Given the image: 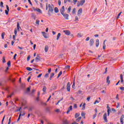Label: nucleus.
<instances>
[{
    "label": "nucleus",
    "mask_w": 124,
    "mask_h": 124,
    "mask_svg": "<svg viewBox=\"0 0 124 124\" xmlns=\"http://www.w3.org/2000/svg\"><path fill=\"white\" fill-rule=\"evenodd\" d=\"M64 11H65V10H64V6H62V8L60 9V12L62 15L64 14Z\"/></svg>",
    "instance_id": "7"
},
{
    "label": "nucleus",
    "mask_w": 124,
    "mask_h": 124,
    "mask_svg": "<svg viewBox=\"0 0 124 124\" xmlns=\"http://www.w3.org/2000/svg\"><path fill=\"white\" fill-rule=\"evenodd\" d=\"M85 108H86V103H84L83 104V106H82V110H85Z\"/></svg>",
    "instance_id": "23"
},
{
    "label": "nucleus",
    "mask_w": 124,
    "mask_h": 124,
    "mask_svg": "<svg viewBox=\"0 0 124 124\" xmlns=\"http://www.w3.org/2000/svg\"><path fill=\"white\" fill-rule=\"evenodd\" d=\"M27 70H28L29 71H31L32 70V68L30 67H27L26 68Z\"/></svg>",
    "instance_id": "22"
},
{
    "label": "nucleus",
    "mask_w": 124,
    "mask_h": 124,
    "mask_svg": "<svg viewBox=\"0 0 124 124\" xmlns=\"http://www.w3.org/2000/svg\"><path fill=\"white\" fill-rule=\"evenodd\" d=\"M70 11H71V6H69L67 10V13H70Z\"/></svg>",
    "instance_id": "18"
},
{
    "label": "nucleus",
    "mask_w": 124,
    "mask_h": 124,
    "mask_svg": "<svg viewBox=\"0 0 124 124\" xmlns=\"http://www.w3.org/2000/svg\"><path fill=\"white\" fill-rule=\"evenodd\" d=\"M91 99V97H88L87 98V101H89Z\"/></svg>",
    "instance_id": "62"
},
{
    "label": "nucleus",
    "mask_w": 124,
    "mask_h": 124,
    "mask_svg": "<svg viewBox=\"0 0 124 124\" xmlns=\"http://www.w3.org/2000/svg\"><path fill=\"white\" fill-rule=\"evenodd\" d=\"M39 22H40V21H39V20H36V24L37 25H39Z\"/></svg>",
    "instance_id": "39"
},
{
    "label": "nucleus",
    "mask_w": 124,
    "mask_h": 124,
    "mask_svg": "<svg viewBox=\"0 0 124 124\" xmlns=\"http://www.w3.org/2000/svg\"><path fill=\"white\" fill-rule=\"evenodd\" d=\"M99 46V40L98 39H97L96 40L95 46L96 47H98Z\"/></svg>",
    "instance_id": "13"
},
{
    "label": "nucleus",
    "mask_w": 124,
    "mask_h": 124,
    "mask_svg": "<svg viewBox=\"0 0 124 124\" xmlns=\"http://www.w3.org/2000/svg\"><path fill=\"white\" fill-rule=\"evenodd\" d=\"M103 49L104 50H105V49H106V45H105V43H103Z\"/></svg>",
    "instance_id": "30"
},
{
    "label": "nucleus",
    "mask_w": 124,
    "mask_h": 124,
    "mask_svg": "<svg viewBox=\"0 0 124 124\" xmlns=\"http://www.w3.org/2000/svg\"><path fill=\"white\" fill-rule=\"evenodd\" d=\"M54 75H55V73H52L51 74V75H50L51 78H53V77H54Z\"/></svg>",
    "instance_id": "35"
},
{
    "label": "nucleus",
    "mask_w": 124,
    "mask_h": 124,
    "mask_svg": "<svg viewBox=\"0 0 124 124\" xmlns=\"http://www.w3.org/2000/svg\"><path fill=\"white\" fill-rule=\"evenodd\" d=\"M85 1H86V0H81L79 2V4L78 3V6L79 7L80 6V5H81V6L82 5H84V4L85 3Z\"/></svg>",
    "instance_id": "2"
},
{
    "label": "nucleus",
    "mask_w": 124,
    "mask_h": 124,
    "mask_svg": "<svg viewBox=\"0 0 124 124\" xmlns=\"http://www.w3.org/2000/svg\"><path fill=\"white\" fill-rule=\"evenodd\" d=\"M67 92H70V82H68L66 86Z\"/></svg>",
    "instance_id": "4"
},
{
    "label": "nucleus",
    "mask_w": 124,
    "mask_h": 124,
    "mask_svg": "<svg viewBox=\"0 0 124 124\" xmlns=\"http://www.w3.org/2000/svg\"><path fill=\"white\" fill-rule=\"evenodd\" d=\"M60 109H57L55 110V112H57V113H59V112H60Z\"/></svg>",
    "instance_id": "53"
},
{
    "label": "nucleus",
    "mask_w": 124,
    "mask_h": 124,
    "mask_svg": "<svg viewBox=\"0 0 124 124\" xmlns=\"http://www.w3.org/2000/svg\"><path fill=\"white\" fill-rule=\"evenodd\" d=\"M61 3H62V2H61V0H59L58 1V4H59V5L61 6Z\"/></svg>",
    "instance_id": "57"
},
{
    "label": "nucleus",
    "mask_w": 124,
    "mask_h": 124,
    "mask_svg": "<svg viewBox=\"0 0 124 124\" xmlns=\"http://www.w3.org/2000/svg\"><path fill=\"white\" fill-rule=\"evenodd\" d=\"M31 60V55H29L28 57H27V61L29 62Z\"/></svg>",
    "instance_id": "38"
},
{
    "label": "nucleus",
    "mask_w": 124,
    "mask_h": 124,
    "mask_svg": "<svg viewBox=\"0 0 124 124\" xmlns=\"http://www.w3.org/2000/svg\"><path fill=\"white\" fill-rule=\"evenodd\" d=\"M62 15L64 17V19H65L66 20H68V17L69 16V15H68V14L64 13L62 14Z\"/></svg>",
    "instance_id": "6"
},
{
    "label": "nucleus",
    "mask_w": 124,
    "mask_h": 124,
    "mask_svg": "<svg viewBox=\"0 0 124 124\" xmlns=\"http://www.w3.org/2000/svg\"><path fill=\"white\" fill-rule=\"evenodd\" d=\"M54 11L55 13H58L59 12V9L57 7H55L54 9Z\"/></svg>",
    "instance_id": "21"
},
{
    "label": "nucleus",
    "mask_w": 124,
    "mask_h": 124,
    "mask_svg": "<svg viewBox=\"0 0 124 124\" xmlns=\"http://www.w3.org/2000/svg\"><path fill=\"white\" fill-rule=\"evenodd\" d=\"M75 21H79V19L78 18V16H76L75 17Z\"/></svg>",
    "instance_id": "44"
},
{
    "label": "nucleus",
    "mask_w": 124,
    "mask_h": 124,
    "mask_svg": "<svg viewBox=\"0 0 124 124\" xmlns=\"http://www.w3.org/2000/svg\"><path fill=\"white\" fill-rule=\"evenodd\" d=\"M2 62L3 63L5 62V57L4 56L3 57Z\"/></svg>",
    "instance_id": "37"
},
{
    "label": "nucleus",
    "mask_w": 124,
    "mask_h": 124,
    "mask_svg": "<svg viewBox=\"0 0 124 124\" xmlns=\"http://www.w3.org/2000/svg\"><path fill=\"white\" fill-rule=\"evenodd\" d=\"M16 57H17V54H15L14 56V60H16Z\"/></svg>",
    "instance_id": "47"
},
{
    "label": "nucleus",
    "mask_w": 124,
    "mask_h": 124,
    "mask_svg": "<svg viewBox=\"0 0 124 124\" xmlns=\"http://www.w3.org/2000/svg\"><path fill=\"white\" fill-rule=\"evenodd\" d=\"M35 61H36V62H38L39 61H40V59H39L37 57H36Z\"/></svg>",
    "instance_id": "43"
},
{
    "label": "nucleus",
    "mask_w": 124,
    "mask_h": 124,
    "mask_svg": "<svg viewBox=\"0 0 124 124\" xmlns=\"http://www.w3.org/2000/svg\"><path fill=\"white\" fill-rule=\"evenodd\" d=\"M107 108H108V116H109L111 111V108L109 107V105H107Z\"/></svg>",
    "instance_id": "8"
},
{
    "label": "nucleus",
    "mask_w": 124,
    "mask_h": 124,
    "mask_svg": "<svg viewBox=\"0 0 124 124\" xmlns=\"http://www.w3.org/2000/svg\"><path fill=\"white\" fill-rule=\"evenodd\" d=\"M21 116H22V114H20L18 117V118L17 119V122H19L20 121V119H21Z\"/></svg>",
    "instance_id": "33"
},
{
    "label": "nucleus",
    "mask_w": 124,
    "mask_h": 124,
    "mask_svg": "<svg viewBox=\"0 0 124 124\" xmlns=\"http://www.w3.org/2000/svg\"><path fill=\"white\" fill-rule=\"evenodd\" d=\"M28 2H29L30 4L32 6V3H31V0H28Z\"/></svg>",
    "instance_id": "48"
},
{
    "label": "nucleus",
    "mask_w": 124,
    "mask_h": 124,
    "mask_svg": "<svg viewBox=\"0 0 124 124\" xmlns=\"http://www.w3.org/2000/svg\"><path fill=\"white\" fill-rule=\"evenodd\" d=\"M72 13V14H75V13H76V8H73Z\"/></svg>",
    "instance_id": "20"
},
{
    "label": "nucleus",
    "mask_w": 124,
    "mask_h": 124,
    "mask_svg": "<svg viewBox=\"0 0 124 124\" xmlns=\"http://www.w3.org/2000/svg\"><path fill=\"white\" fill-rule=\"evenodd\" d=\"M120 79L121 83H124V77H123V74L120 75Z\"/></svg>",
    "instance_id": "15"
},
{
    "label": "nucleus",
    "mask_w": 124,
    "mask_h": 124,
    "mask_svg": "<svg viewBox=\"0 0 124 124\" xmlns=\"http://www.w3.org/2000/svg\"><path fill=\"white\" fill-rule=\"evenodd\" d=\"M49 49V47H48V46H46L45 47V52H48V49Z\"/></svg>",
    "instance_id": "25"
},
{
    "label": "nucleus",
    "mask_w": 124,
    "mask_h": 124,
    "mask_svg": "<svg viewBox=\"0 0 124 124\" xmlns=\"http://www.w3.org/2000/svg\"><path fill=\"white\" fill-rule=\"evenodd\" d=\"M60 37H61V33H59L57 35V40H59V39H60Z\"/></svg>",
    "instance_id": "19"
},
{
    "label": "nucleus",
    "mask_w": 124,
    "mask_h": 124,
    "mask_svg": "<svg viewBox=\"0 0 124 124\" xmlns=\"http://www.w3.org/2000/svg\"><path fill=\"white\" fill-rule=\"evenodd\" d=\"M17 29H15V35H17Z\"/></svg>",
    "instance_id": "41"
},
{
    "label": "nucleus",
    "mask_w": 124,
    "mask_h": 124,
    "mask_svg": "<svg viewBox=\"0 0 124 124\" xmlns=\"http://www.w3.org/2000/svg\"><path fill=\"white\" fill-rule=\"evenodd\" d=\"M63 124H68V122H67V120H64Z\"/></svg>",
    "instance_id": "36"
},
{
    "label": "nucleus",
    "mask_w": 124,
    "mask_h": 124,
    "mask_svg": "<svg viewBox=\"0 0 124 124\" xmlns=\"http://www.w3.org/2000/svg\"><path fill=\"white\" fill-rule=\"evenodd\" d=\"M21 87L22 88V89H25L26 87V85H25V84H21Z\"/></svg>",
    "instance_id": "31"
},
{
    "label": "nucleus",
    "mask_w": 124,
    "mask_h": 124,
    "mask_svg": "<svg viewBox=\"0 0 124 124\" xmlns=\"http://www.w3.org/2000/svg\"><path fill=\"white\" fill-rule=\"evenodd\" d=\"M51 68L48 69V73H51Z\"/></svg>",
    "instance_id": "64"
},
{
    "label": "nucleus",
    "mask_w": 124,
    "mask_h": 124,
    "mask_svg": "<svg viewBox=\"0 0 124 124\" xmlns=\"http://www.w3.org/2000/svg\"><path fill=\"white\" fill-rule=\"evenodd\" d=\"M42 33L43 34V35L45 38H48V37L47 36V34H46V32L44 31H42Z\"/></svg>",
    "instance_id": "14"
},
{
    "label": "nucleus",
    "mask_w": 124,
    "mask_h": 124,
    "mask_svg": "<svg viewBox=\"0 0 124 124\" xmlns=\"http://www.w3.org/2000/svg\"><path fill=\"white\" fill-rule=\"evenodd\" d=\"M122 14V12L119 13V14L117 16V19H118L120 18V16H121V15Z\"/></svg>",
    "instance_id": "32"
},
{
    "label": "nucleus",
    "mask_w": 124,
    "mask_h": 124,
    "mask_svg": "<svg viewBox=\"0 0 124 124\" xmlns=\"http://www.w3.org/2000/svg\"><path fill=\"white\" fill-rule=\"evenodd\" d=\"M65 68H67V69H69V68H70V66L67 65L65 66Z\"/></svg>",
    "instance_id": "52"
},
{
    "label": "nucleus",
    "mask_w": 124,
    "mask_h": 124,
    "mask_svg": "<svg viewBox=\"0 0 124 124\" xmlns=\"http://www.w3.org/2000/svg\"><path fill=\"white\" fill-rule=\"evenodd\" d=\"M96 103H99V101H98L97 100H96L94 102V104L95 105V104H96Z\"/></svg>",
    "instance_id": "46"
},
{
    "label": "nucleus",
    "mask_w": 124,
    "mask_h": 124,
    "mask_svg": "<svg viewBox=\"0 0 124 124\" xmlns=\"http://www.w3.org/2000/svg\"><path fill=\"white\" fill-rule=\"evenodd\" d=\"M6 8L7 10H6L5 11V14H6L7 15H8V12H9V7H8V5H6Z\"/></svg>",
    "instance_id": "12"
},
{
    "label": "nucleus",
    "mask_w": 124,
    "mask_h": 124,
    "mask_svg": "<svg viewBox=\"0 0 124 124\" xmlns=\"http://www.w3.org/2000/svg\"><path fill=\"white\" fill-rule=\"evenodd\" d=\"M68 109H69L70 111H71V110H72V106H70Z\"/></svg>",
    "instance_id": "59"
},
{
    "label": "nucleus",
    "mask_w": 124,
    "mask_h": 124,
    "mask_svg": "<svg viewBox=\"0 0 124 124\" xmlns=\"http://www.w3.org/2000/svg\"><path fill=\"white\" fill-rule=\"evenodd\" d=\"M5 35V33H4V32H3L1 33V37H2V39H4V35Z\"/></svg>",
    "instance_id": "26"
},
{
    "label": "nucleus",
    "mask_w": 124,
    "mask_h": 124,
    "mask_svg": "<svg viewBox=\"0 0 124 124\" xmlns=\"http://www.w3.org/2000/svg\"><path fill=\"white\" fill-rule=\"evenodd\" d=\"M30 92H31V87H28L26 90L25 93H30Z\"/></svg>",
    "instance_id": "17"
},
{
    "label": "nucleus",
    "mask_w": 124,
    "mask_h": 124,
    "mask_svg": "<svg viewBox=\"0 0 124 124\" xmlns=\"http://www.w3.org/2000/svg\"><path fill=\"white\" fill-rule=\"evenodd\" d=\"M109 79H110V77L108 76L107 78V83H108V85H109V84H110V80H109Z\"/></svg>",
    "instance_id": "16"
},
{
    "label": "nucleus",
    "mask_w": 124,
    "mask_h": 124,
    "mask_svg": "<svg viewBox=\"0 0 124 124\" xmlns=\"http://www.w3.org/2000/svg\"><path fill=\"white\" fill-rule=\"evenodd\" d=\"M62 72L61 71L59 74H58V75H59V76H61L62 75Z\"/></svg>",
    "instance_id": "61"
},
{
    "label": "nucleus",
    "mask_w": 124,
    "mask_h": 124,
    "mask_svg": "<svg viewBox=\"0 0 124 124\" xmlns=\"http://www.w3.org/2000/svg\"><path fill=\"white\" fill-rule=\"evenodd\" d=\"M46 90H47V88L46 87V86H44L43 88V92L45 93V92H46Z\"/></svg>",
    "instance_id": "24"
},
{
    "label": "nucleus",
    "mask_w": 124,
    "mask_h": 124,
    "mask_svg": "<svg viewBox=\"0 0 124 124\" xmlns=\"http://www.w3.org/2000/svg\"><path fill=\"white\" fill-rule=\"evenodd\" d=\"M75 118H78L79 117V115H78V113H76L75 115Z\"/></svg>",
    "instance_id": "42"
},
{
    "label": "nucleus",
    "mask_w": 124,
    "mask_h": 124,
    "mask_svg": "<svg viewBox=\"0 0 124 124\" xmlns=\"http://www.w3.org/2000/svg\"><path fill=\"white\" fill-rule=\"evenodd\" d=\"M74 4H76V2H77V0H73Z\"/></svg>",
    "instance_id": "55"
},
{
    "label": "nucleus",
    "mask_w": 124,
    "mask_h": 124,
    "mask_svg": "<svg viewBox=\"0 0 124 124\" xmlns=\"http://www.w3.org/2000/svg\"><path fill=\"white\" fill-rule=\"evenodd\" d=\"M0 7H3V2L2 1L0 2Z\"/></svg>",
    "instance_id": "40"
},
{
    "label": "nucleus",
    "mask_w": 124,
    "mask_h": 124,
    "mask_svg": "<svg viewBox=\"0 0 124 124\" xmlns=\"http://www.w3.org/2000/svg\"><path fill=\"white\" fill-rule=\"evenodd\" d=\"M103 118L105 122H106V123H107V122H108V120H107V113L106 112L104 113L103 115Z\"/></svg>",
    "instance_id": "3"
},
{
    "label": "nucleus",
    "mask_w": 124,
    "mask_h": 124,
    "mask_svg": "<svg viewBox=\"0 0 124 124\" xmlns=\"http://www.w3.org/2000/svg\"><path fill=\"white\" fill-rule=\"evenodd\" d=\"M41 76H42V74H39V75L37 76V78H40V77H41Z\"/></svg>",
    "instance_id": "50"
},
{
    "label": "nucleus",
    "mask_w": 124,
    "mask_h": 124,
    "mask_svg": "<svg viewBox=\"0 0 124 124\" xmlns=\"http://www.w3.org/2000/svg\"><path fill=\"white\" fill-rule=\"evenodd\" d=\"M93 43H94V40H93V39H91L90 41V46H93Z\"/></svg>",
    "instance_id": "10"
},
{
    "label": "nucleus",
    "mask_w": 124,
    "mask_h": 124,
    "mask_svg": "<svg viewBox=\"0 0 124 124\" xmlns=\"http://www.w3.org/2000/svg\"><path fill=\"white\" fill-rule=\"evenodd\" d=\"M35 92V90H34V89L32 90L31 94H33V93H34Z\"/></svg>",
    "instance_id": "49"
},
{
    "label": "nucleus",
    "mask_w": 124,
    "mask_h": 124,
    "mask_svg": "<svg viewBox=\"0 0 124 124\" xmlns=\"http://www.w3.org/2000/svg\"><path fill=\"white\" fill-rule=\"evenodd\" d=\"M45 77H49V74H46L45 76Z\"/></svg>",
    "instance_id": "60"
},
{
    "label": "nucleus",
    "mask_w": 124,
    "mask_h": 124,
    "mask_svg": "<svg viewBox=\"0 0 124 124\" xmlns=\"http://www.w3.org/2000/svg\"><path fill=\"white\" fill-rule=\"evenodd\" d=\"M120 122L122 124H124V118L123 117L120 118Z\"/></svg>",
    "instance_id": "29"
},
{
    "label": "nucleus",
    "mask_w": 124,
    "mask_h": 124,
    "mask_svg": "<svg viewBox=\"0 0 124 124\" xmlns=\"http://www.w3.org/2000/svg\"><path fill=\"white\" fill-rule=\"evenodd\" d=\"M81 116H82V117H84V119H85V118H86V113H85L84 112H82L81 113Z\"/></svg>",
    "instance_id": "27"
},
{
    "label": "nucleus",
    "mask_w": 124,
    "mask_h": 124,
    "mask_svg": "<svg viewBox=\"0 0 124 124\" xmlns=\"http://www.w3.org/2000/svg\"><path fill=\"white\" fill-rule=\"evenodd\" d=\"M51 96L50 95L49 98H48L47 100L46 101V102H48V101H49V100H50V99H51Z\"/></svg>",
    "instance_id": "56"
},
{
    "label": "nucleus",
    "mask_w": 124,
    "mask_h": 124,
    "mask_svg": "<svg viewBox=\"0 0 124 124\" xmlns=\"http://www.w3.org/2000/svg\"><path fill=\"white\" fill-rule=\"evenodd\" d=\"M96 117V113H95L93 116V119H94V118H95Z\"/></svg>",
    "instance_id": "45"
},
{
    "label": "nucleus",
    "mask_w": 124,
    "mask_h": 124,
    "mask_svg": "<svg viewBox=\"0 0 124 124\" xmlns=\"http://www.w3.org/2000/svg\"><path fill=\"white\" fill-rule=\"evenodd\" d=\"M33 9L34 11H37L38 12H39L40 13H41V12H42L41 10L39 8H37L35 9V8L33 7Z\"/></svg>",
    "instance_id": "11"
},
{
    "label": "nucleus",
    "mask_w": 124,
    "mask_h": 124,
    "mask_svg": "<svg viewBox=\"0 0 124 124\" xmlns=\"http://www.w3.org/2000/svg\"><path fill=\"white\" fill-rule=\"evenodd\" d=\"M74 108H77V104H75L74 105Z\"/></svg>",
    "instance_id": "58"
},
{
    "label": "nucleus",
    "mask_w": 124,
    "mask_h": 124,
    "mask_svg": "<svg viewBox=\"0 0 124 124\" xmlns=\"http://www.w3.org/2000/svg\"><path fill=\"white\" fill-rule=\"evenodd\" d=\"M120 90H122V91H124V87H121L120 88Z\"/></svg>",
    "instance_id": "63"
},
{
    "label": "nucleus",
    "mask_w": 124,
    "mask_h": 124,
    "mask_svg": "<svg viewBox=\"0 0 124 124\" xmlns=\"http://www.w3.org/2000/svg\"><path fill=\"white\" fill-rule=\"evenodd\" d=\"M82 8H80L78 11V16H81V14H82Z\"/></svg>",
    "instance_id": "9"
},
{
    "label": "nucleus",
    "mask_w": 124,
    "mask_h": 124,
    "mask_svg": "<svg viewBox=\"0 0 124 124\" xmlns=\"http://www.w3.org/2000/svg\"><path fill=\"white\" fill-rule=\"evenodd\" d=\"M7 65L9 67H10V66H11V62L8 61L7 62Z\"/></svg>",
    "instance_id": "28"
},
{
    "label": "nucleus",
    "mask_w": 124,
    "mask_h": 124,
    "mask_svg": "<svg viewBox=\"0 0 124 124\" xmlns=\"http://www.w3.org/2000/svg\"><path fill=\"white\" fill-rule=\"evenodd\" d=\"M81 119H82V117H78V118L77 119V122H80V121H81Z\"/></svg>",
    "instance_id": "34"
},
{
    "label": "nucleus",
    "mask_w": 124,
    "mask_h": 124,
    "mask_svg": "<svg viewBox=\"0 0 124 124\" xmlns=\"http://www.w3.org/2000/svg\"><path fill=\"white\" fill-rule=\"evenodd\" d=\"M46 10H48V12H53V8L50 4H48V3H46Z\"/></svg>",
    "instance_id": "1"
},
{
    "label": "nucleus",
    "mask_w": 124,
    "mask_h": 124,
    "mask_svg": "<svg viewBox=\"0 0 124 124\" xmlns=\"http://www.w3.org/2000/svg\"><path fill=\"white\" fill-rule=\"evenodd\" d=\"M111 110L113 112H114V113L116 112V109L114 108H112Z\"/></svg>",
    "instance_id": "54"
},
{
    "label": "nucleus",
    "mask_w": 124,
    "mask_h": 124,
    "mask_svg": "<svg viewBox=\"0 0 124 124\" xmlns=\"http://www.w3.org/2000/svg\"><path fill=\"white\" fill-rule=\"evenodd\" d=\"M63 32H64L65 34H66V35H70V34H71V33L70 31L68 30H64L63 31Z\"/></svg>",
    "instance_id": "5"
},
{
    "label": "nucleus",
    "mask_w": 124,
    "mask_h": 124,
    "mask_svg": "<svg viewBox=\"0 0 124 124\" xmlns=\"http://www.w3.org/2000/svg\"><path fill=\"white\" fill-rule=\"evenodd\" d=\"M5 118V115H4V116L3 117V119L2 120V123H1L2 124H3V121H4Z\"/></svg>",
    "instance_id": "51"
}]
</instances>
